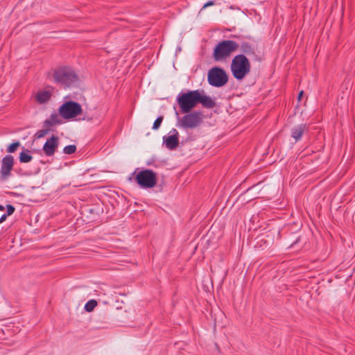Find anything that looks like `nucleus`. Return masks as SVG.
Here are the masks:
<instances>
[{
	"mask_svg": "<svg viewBox=\"0 0 355 355\" xmlns=\"http://www.w3.org/2000/svg\"><path fill=\"white\" fill-rule=\"evenodd\" d=\"M230 69L233 77L241 80L250 72L251 64L245 55L239 54L233 58Z\"/></svg>",
	"mask_w": 355,
	"mask_h": 355,
	"instance_id": "obj_1",
	"label": "nucleus"
},
{
	"mask_svg": "<svg viewBox=\"0 0 355 355\" xmlns=\"http://www.w3.org/2000/svg\"><path fill=\"white\" fill-rule=\"evenodd\" d=\"M239 47V44L234 40H223L214 49L213 58L215 61H223L229 58Z\"/></svg>",
	"mask_w": 355,
	"mask_h": 355,
	"instance_id": "obj_2",
	"label": "nucleus"
},
{
	"mask_svg": "<svg viewBox=\"0 0 355 355\" xmlns=\"http://www.w3.org/2000/svg\"><path fill=\"white\" fill-rule=\"evenodd\" d=\"M185 114L182 117H180L178 112H176L177 127L184 129H194L202 122L203 114L201 112H189Z\"/></svg>",
	"mask_w": 355,
	"mask_h": 355,
	"instance_id": "obj_3",
	"label": "nucleus"
},
{
	"mask_svg": "<svg viewBox=\"0 0 355 355\" xmlns=\"http://www.w3.org/2000/svg\"><path fill=\"white\" fill-rule=\"evenodd\" d=\"M177 102L182 113H188L198 103V90L180 93L177 96Z\"/></svg>",
	"mask_w": 355,
	"mask_h": 355,
	"instance_id": "obj_4",
	"label": "nucleus"
},
{
	"mask_svg": "<svg viewBox=\"0 0 355 355\" xmlns=\"http://www.w3.org/2000/svg\"><path fill=\"white\" fill-rule=\"evenodd\" d=\"M53 77L54 81L64 87H69L78 81L77 75L68 67H62L54 71Z\"/></svg>",
	"mask_w": 355,
	"mask_h": 355,
	"instance_id": "obj_5",
	"label": "nucleus"
},
{
	"mask_svg": "<svg viewBox=\"0 0 355 355\" xmlns=\"http://www.w3.org/2000/svg\"><path fill=\"white\" fill-rule=\"evenodd\" d=\"M207 81L211 86L221 87L228 82V75L223 68L214 67L208 71Z\"/></svg>",
	"mask_w": 355,
	"mask_h": 355,
	"instance_id": "obj_6",
	"label": "nucleus"
},
{
	"mask_svg": "<svg viewBox=\"0 0 355 355\" xmlns=\"http://www.w3.org/2000/svg\"><path fill=\"white\" fill-rule=\"evenodd\" d=\"M135 181L142 188H153L157 184V174L150 169L142 170L136 175Z\"/></svg>",
	"mask_w": 355,
	"mask_h": 355,
	"instance_id": "obj_7",
	"label": "nucleus"
},
{
	"mask_svg": "<svg viewBox=\"0 0 355 355\" xmlns=\"http://www.w3.org/2000/svg\"><path fill=\"white\" fill-rule=\"evenodd\" d=\"M81 112V105L78 103L72 101L65 102L59 108V113L64 119L74 118Z\"/></svg>",
	"mask_w": 355,
	"mask_h": 355,
	"instance_id": "obj_8",
	"label": "nucleus"
},
{
	"mask_svg": "<svg viewBox=\"0 0 355 355\" xmlns=\"http://www.w3.org/2000/svg\"><path fill=\"white\" fill-rule=\"evenodd\" d=\"M14 166V157L10 155H7L3 157L1 161V167L0 171V178L2 180H7L11 174Z\"/></svg>",
	"mask_w": 355,
	"mask_h": 355,
	"instance_id": "obj_9",
	"label": "nucleus"
},
{
	"mask_svg": "<svg viewBox=\"0 0 355 355\" xmlns=\"http://www.w3.org/2000/svg\"><path fill=\"white\" fill-rule=\"evenodd\" d=\"M163 142L168 150H175L179 144V132L175 128L169 132V135L163 137Z\"/></svg>",
	"mask_w": 355,
	"mask_h": 355,
	"instance_id": "obj_10",
	"label": "nucleus"
},
{
	"mask_svg": "<svg viewBox=\"0 0 355 355\" xmlns=\"http://www.w3.org/2000/svg\"><path fill=\"white\" fill-rule=\"evenodd\" d=\"M58 147V137L53 135L48 139L43 146V151L46 156H52L54 155L57 148Z\"/></svg>",
	"mask_w": 355,
	"mask_h": 355,
	"instance_id": "obj_11",
	"label": "nucleus"
},
{
	"mask_svg": "<svg viewBox=\"0 0 355 355\" xmlns=\"http://www.w3.org/2000/svg\"><path fill=\"white\" fill-rule=\"evenodd\" d=\"M309 131V126L306 123H301L294 126L291 130V136L297 142L301 140L302 135Z\"/></svg>",
	"mask_w": 355,
	"mask_h": 355,
	"instance_id": "obj_12",
	"label": "nucleus"
},
{
	"mask_svg": "<svg viewBox=\"0 0 355 355\" xmlns=\"http://www.w3.org/2000/svg\"><path fill=\"white\" fill-rule=\"evenodd\" d=\"M198 103H201L205 108H213L216 105L215 101L209 96L204 94L203 92L198 90Z\"/></svg>",
	"mask_w": 355,
	"mask_h": 355,
	"instance_id": "obj_13",
	"label": "nucleus"
},
{
	"mask_svg": "<svg viewBox=\"0 0 355 355\" xmlns=\"http://www.w3.org/2000/svg\"><path fill=\"white\" fill-rule=\"evenodd\" d=\"M51 94L48 91H40L39 92L35 98L39 103H44L49 101L51 98Z\"/></svg>",
	"mask_w": 355,
	"mask_h": 355,
	"instance_id": "obj_14",
	"label": "nucleus"
},
{
	"mask_svg": "<svg viewBox=\"0 0 355 355\" xmlns=\"http://www.w3.org/2000/svg\"><path fill=\"white\" fill-rule=\"evenodd\" d=\"M240 48H241V51L243 53V55L245 54V55H250L255 54L254 48L248 42H243L241 44Z\"/></svg>",
	"mask_w": 355,
	"mask_h": 355,
	"instance_id": "obj_15",
	"label": "nucleus"
},
{
	"mask_svg": "<svg viewBox=\"0 0 355 355\" xmlns=\"http://www.w3.org/2000/svg\"><path fill=\"white\" fill-rule=\"evenodd\" d=\"M44 126H53L56 124H60L61 120L59 119L56 113L52 114L50 117L44 121Z\"/></svg>",
	"mask_w": 355,
	"mask_h": 355,
	"instance_id": "obj_16",
	"label": "nucleus"
},
{
	"mask_svg": "<svg viewBox=\"0 0 355 355\" xmlns=\"http://www.w3.org/2000/svg\"><path fill=\"white\" fill-rule=\"evenodd\" d=\"M19 159L21 163H28L33 159V157L29 154V150H26L20 153Z\"/></svg>",
	"mask_w": 355,
	"mask_h": 355,
	"instance_id": "obj_17",
	"label": "nucleus"
},
{
	"mask_svg": "<svg viewBox=\"0 0 355 355\" xmlns=\"http://www.w3.org/2000/svg\"><path fill=\"white\" fill-rule=\"evenodd\" d=\"M98 303L95 300H89L85 305V309L87 312L92 311L94 308L97 306Z\"/></svg>",
	"mask_w": 355,
	"mask_h": 355,
	"instance_id": "obj_18",
	"label": "nucleus"
},
{
	"mask_svg": "<svg viewBox=\"0 0 355 355\" xmlns=\"http://www.w3.org/2000/svg\"><path fill=\"white\" fill-rule=\"evenodd\" d=\"M76 150V146L75 145H68L65 146L63 149L64 153L67 155H71L74 153Z\"/></svg>",
	"mask_w": 355,
	"mask_h": 355,
	"instance_id": "obj_19",
	"label": "nucleus"
},
{
	"mask_svg": "<svg viewBox=\"0 0 355 355\" xmlns=\"http://www.w3.org/2000/svg\"><path fill=\"white\" fill-rule=\"evenodd\" d=\"M19 146V141L13 142L8 146L7 152L9 153H14Z\"/></svg>",
	"mask_w": 355,
	"mask_h": 355,
	"instance_id": "obj_20",
	"label": "nucleus"
},
{
	"mask_svg": "<svg viewBox=\"0 0 355 355\" xmlns=\"http://www.w3.org/2000/svg\"><path fill=\"white\" fill-rule=\"evenodd\" d=\"M163 119L164 117L162 116H158L153 123V129L157 130L160 127Z\"/></svg>",
	"mask_w": 355,
	"mask_h": 355,
	"instance_id": "obj_21",
	"label": "nucleus"
},
{
	"mask_svg": "<svg viewBox=\"0 0 355 355\" xmlns=\"http://www.w3.org/2000/svg\"><path fill=\"white\" fill-rule=\"evenodd\" d=\"M49 132V130L46 129V130H38L35 135V137L36 139H40V138H42L44 137L47 133Z\"/></svg>",
	"mask_w": 355,
	"mask_h": 355,
	"instance_id": "obj_22",
	"label": "nucleus"
},
{
	"mask_svg": "<svg viewBox=\"0 0 355 355\" xmlns=\"http://www.w3.org/2000/svg\"><path fill=\"white\" fill-rule=\"evenodd\" d=\"M6 209H7V213H6V215H8V216H10L12 215L15 210V208L13 205H8L6 206Z\"/></svg>",
	"mask_w": 355,
	"mask_h": 355,
	"instance_id": "obj_23",
	"label": "nucleus"
},
{
	"mask_svg": "<svg viewBox=\"0 0 355 355\" xmlns=\"http://www.w3.org/2000/svg\"><path fill=\"white\" fill-rule=\"evenodd\" d=\"M213 5H214V1H209L206 3L204 4L203 8H207L208 6H213Z\"/></svg>",
	"mask_w": 355,
	"mask_h": 355,
	"instance_id": "obj_24",
	"label": "nucleus"
},
{
	"mask_svg": "<svg viewBox=\"0 0 355 355\" xmlns=\"http://www.w3.org/2000/svg\"><path fill=\"white\" fill-rule=\"evenodd\" d=\"M8 216V215H6V214H3L0 218V223H2L3 222H4L6 220Z\"/></svg>",
	"mask_w": 355,
	"mask_h": 355,
	"instance_id": "obj_25",
	"label": "nucleus"
},
{
	"mask_svg": "<svg viewBox=\"0 0 355 355\" xmlns=\"http://www.w3.org/2000/svg\"><path fill=\"white\" fill-rule=\"evenodd\" d=\"M303 94H304V92L303 91H300L299 94H298V100L300 101L301 98L303 96Z\"/></svg>",
	"mask_w": 355,
	"mask_h": 355,
	"instance_id": "obj_26",
	"label": "nucleus"
},
{
	"mask_svg": "<svg viewBox=\"0 0 355 355\" xmlns=\"http://www.w3.org/2000/svg\"><path fill=\"white\" fill-rule=\"evenodd\" d=\"M83 120H87V121H89L91 119H90V118H89V117H87V116H85L83 118Z\"/></svg>",
	"mask_w": 355,
	"mask_h": 355,
	"instance_id": "obj_27",
	"label": "nucleus"
},
{
	"mask_svg": "<svg viewBox=\"0 0 355 355\" xmlns=\"http://www.w3.org/2000/svg\"><path fill=\"white\" fill-rule=\"evenodd\" d=\"M5 207L3 205H0V211H3Z\"/></svg>",
	"mask_w": 355,
	"mask_h": 355,
	"instance_id": "obj_28",
	"label": "nucleus"
}]
</instances>
